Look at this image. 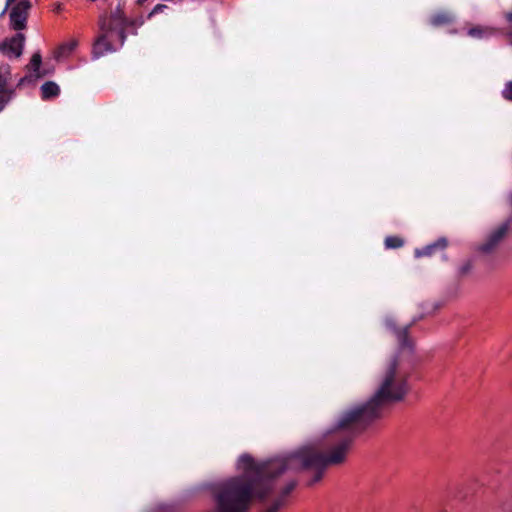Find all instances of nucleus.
Segmentation results:
<instances>
[{
	"label": "nucleus",
	"mask_w": 512,
	"mask_h": 512,
	"mask_svg": "<svg viewBox=\"0 0 512 512\" xmlns=\"http://www.w3.org/2000/svg\"><path fill=\"white\" fill-rule=\"evenodd\" d=\"M406 334H407V328H405L403 330H400L398 332V338H399V340H400L402 345H405Z\"/></svg>",
	"instance_id": "obj_21"
},
{
	"label": "nucleus",
	"mask_w": 512,
	"mask_h": 512,
	"mask_svg": "<svg viewBox=\"0 0 512 512\" xmlns=\"http://www.w3.org/2000/svg\"><path fill=\"white\" fill-rule=\"evenodd\" d=\"M166 8H167V6H166V5H164V4H158V5H156V6L153 8V10L151 11V13L149 14V17H151V16H152V15H154V14H157V13H160V12L164 11Z\"/></svg>",
	"instance_id": "obj_19"
},
{
	"label": "nucleus",
	"mask_w": 512,
	"mask_h": 512,
	"mask_svg": "<svg viewBox=\"0 0 512 512\" xmlns=\"http://www.w3.org/2000/svg\"><path fill=\"white\" fill-rule=\"evenodd\" d=\"M508 204L510 208L512 209V192L508 195Z\"/></svg>",
	"instance_id": "obj_23"
},
{
	"label": "nucleus",
	"mask_w": 512,
	"mask_h": 512,
	"mask_svg": "<svg viewBox=\"0 0 512 512\" xmlns=\"http://www.w3.org/2000/svg\"><path fill=\"white\" fill-rule=\"evenodd\" d=\"M42 98L49 99L59 94L60 88L54 82H46L41 86Z\"/></svg>",
	"instance_id": "obj_14"
},
{
	"label": "nucleus",
	"mask_w": 512,
	"mask_h": 512,
	"mask_svg": "<svg viewBox=\"0 0 512 512\" xmlns=\"http://www.w3.org/2000/svg\"><path fill=\"white\" fill-rule=\"evenodd\" d=\"M493 33V30L488 27L476 26L468 30V35L473 38H483Z\"/></svg>",
	"instance_id": "obj_15"
},
{
	"label": "nucleus",
	"mask_w": 512,
	"mask_h": 512,
	"mask_svg": "<svg viewBox=\"0 0 512 512\" xmlns=\"http://www.w3.org/2000/svg\"><path fill=\"white\" fill-rule=\"evenodd\" d=\"M146 0H138V2L141 4L143 2H145Z\"/></svg>",
	"instance_id": "obj_25"
},
{
	"label": "nucleus",
	"mask_w": 512,
	"mask_h": 512,
	"mask_svg": "<svg viewBox=\"0 0 512 512\" xmlns=\"http://www.w3.org/2000/svg\"><path fill=\"white\" fill-rule=\"evenodd\" d=\"M282 502L280 500L276 501L271 507H269L265 512H277L281 507Z\"/></svg>",
	"instance_id": "obj_20"
},
{
	"label": "nucleus",
	"mask_w": 512,
	"mask_h": 512,
	"mask_svg": "<svg viewBox=\"0 0 512 512\" xmlns=\"http://www.w3.org/2000/svg\"><path fill=\"white\" fill-rule=\"evenodd\" d=\"M502 95L506 100L512 101V81L506 84Z\"/></svg>",
	"instance_id": "obj_18"
},
{
	"label": "nucleus",
	"mask_w": 512,
	"mask_h": 512,
	"mask_svg": "<svg viewBox=\"0 0 512 512\" xmlns=\"http://www.w3.org/2000/svg\"><path fill=\"white\" fill-rule=\"evenodd\" d=\"M453 20L454 15L451 12L439 11L431 17L430 23L433 26H442L453 22Z\"/></svg>",
	"instance_id": "obj_11"
},
{
	"label": "nucleus",
	"mask_w": 512,
	"mask_h": 512,
	"mask_svg": "<svg viewBox=\"0 0 512 512\" xmlns=\"http://www.w3.org/2000/svg\"><path fill=\"white\" fill-rule=\"evenodd\" d=\"M448 245V241L446 238H440L435 243L426 246L425 248L421 250L415 251L416 257H422V256H430L436 249H445Z\"/></svg>",
	"instance_id": "obj_10"
},
{
	"label": "nucleus",
	"mask_w": 512,
	"mask_h": 512,
	"mask_svg": "<svg viewBox=\"0 0 512 512\" xmlns=\"http://www.w3.org/2000/svg\"><path fill=\"white\" fill-rule=\"evenodd\" d=\"M404 245V241L402 238L398 236H389L385 239V246L388 249H396L400 248Z\"/></svg>",
	"instance_id": "obj_16"
},
{
	"label": "nucleus",
	"mask_w": 512,
	"mask_h": 512,
	"mask_svg": "<svg viewBox=\"0 0 512 512\" xmlns=\"http://www.w3.org/2000/svg\"><path fill=\"white\" fill-rule=\"evenodd\" d=\"M42 63V57L39 52H36L32 55L30 63L28 64L27 68L30 72L31 76L40 78L43 76V74L40 72V66Z\"/></svg>",
	"instance_id": "obj_13"
},
{
	"label": "nucleus",
	"mask_w": 512,
	"mask_h": 512,
	"mask_svg": "<svg viewBox=\"0 0 512 512\" xmlns=\"http://www.w3.org/2000/svg\"><path fill=\"white\" fill-rule=\"evenodd\" d=\"M472 267H473L472 262L466 261L459 267V274L461 276L467 275L472 270Z\"/></svg>",
	"instance_id": "obj_17"
},
{
	"label": "nucleus",
	"mask_w": 512,
	"mask_h": 512,
	"mask_svg": "<svg viewBox=\"0 0 512 512\" xmlns=\"http://www.w3.org/2000/svg\"><path fill=\"white\" fill-rule=\"evenodd\" d=\"M115 32H111L107 29L103 35L98 37V39L94 42L93 45V55L95 57H101L108 52H113L115 47L113 46L111 40L109 39Z\"/></svg>",
	"instance_id": "obj_9"
},
{
	"label": "nucleus",
	"mask_w": 512,
	"mask_h": 512,
	"mask_svg": "<svg viewBox=\"0 0 512 512\" xmlns=\"http://www.w3.org/2000/svg\"><path fill=\"white\" fill-rule=\"evenodd\" d=\"M78 41L75 39H72L66 43H63L55 52V58L56 59H63L68 57L77 47Z\"/></svg>",
	"instance_id": "obj_12"
},
{
	"label": "nucleus",
	"mask_w": 512,
	"mask_h": 512,
	"mask_svg": "<svg viewBox=\"0 0 512 512\" xmlns=\"http://www.w3.org/2000/svg\"><path fill=\"white\" fill-rule=\"evenodd\" d=\"M507 20L512 23V11L506 15Z\"/></svg>",
	"instance_id": "obj_24"
},
{
	"label": "nucleus",
	"mask_w": 512,
	"mask_h": 512,
	"mask_svg": "<svg viewBox=\"0 0 512 512\" xmlns=\"http://www.w3.org/2000/svg\"><path fill=\"white\" fill-rule=\"evenodd\" d=\"M25 37L22 33H18L10 39L3 41L0 44V52L7 57L18 58L23 51Z\"/></svg>",
	"instance_id": "obj_6"
},
{
	"label": "nucleus",
	"mask_w": 512,
	"mask_h": 512,
	"mask_svg": "<svg viewBox=\"0 0 512 512\" xmlns=\"http://www.w3.org/2000/svg\"><path fill=\"white\" fill-rule=\"evenodd\" d=\"M508 231L509 222L501 223L489 233L484 242L478 247V250L486 254L493 252L506 237Z\"/></svg>",
	"instance_id": "obj_5"
},
{
	"label": "nucleus",
	"mask_w": 512,
	"mask_h": 512,
	"mask_svg": "<svg viewBox=\"0 0 512 512\" xmlns=\"http://www.w3.org/2000/svg\"><path fill=\"white\" fill-rule=\"evenodd\" d=\"M407 391L406 376L399 368L398 359L392 357L380 368L374 394L369 400L379 410L386 403L402 400Z\"/></svg>",
	"instance_id": "obj_2"
},
{
	"label": "nucleus",
	"mask_w": 512,
	"mask_h": 512,
	"mask_svg": "<svg viewBox=\"0 0 512 512\" xmlns=\"http://www.w3.org/2000/svg\"><path fill=\"white\" fill-rule=\"evenodd\" d=\"M350 444V439H343L328 453H322L317 444H310L262 463H255L249 455H242L238 469L243 475L226 479L214 488L218 512H247L252 499L268 496L273 489V481L287 471L315 470L310 484L318 482L328 466L344 462Z\"/></svg>",
	"instance_id": "obj_1"
},
{
	"label": "nucleus",
	"mask_w": 512,
	"mask_h": 512,
	"mask_svg": "<svg viewBox=\"0 0 512 512\" xmlns=\"http://www.w3.org/2000/svg\"><path fill=\"white\" fill-rule=\"evenodd\" d=\"M379 410L368 400L365 404L357 405L343 411L335 425L327 430L326 435L336 431L351 429L355 426H365L378 417Z\"/></svg>",
	"instance_id": "obj_3"
},
{
	"label": "nucleus",
	"mask_w": 512,
	"mask_h": 512,
	"mask_svg": "<svg viewBox=\"0 0 512 512\" xmlns=\"http://www.w3.org/2000/svg\"><path fill=\"white\" fill-rule=\"evenodd\" d=\"M127 27V20L123 16V13L121 11H117L114 13L111 17V23L108 29L111 32H115L117 39L119 41V45L122 46L124 44L126 35L125 30Z\"/></svg>",
	"instance_id": "obj_8"
},
{
	"label": "nucleus",
	"mask_w": 512,
	"mask_h": 512,
	"mask_svg": "<svg viewBox=\"0 0 512 512\" xmlns=\"http://www.w3.org/2000/svg\"><path fill=\"white\" fill-rule=\"evenodd\" d=\"M7 6L11 7L10 21L15 30H22L26 27L30 3L28 0H7Z\"/></svg>",
	"instance_id": "obj_4"
},
{
	"label": "nucleus",
	"mask_w": 512,
	"mask_h": 512,
	"mask_svg": "<svg viewBox=\"0 0 512 512\" xmlns=\"http://www.w3.org/2000/svg\"><path fill=\"white\" fill-rule=\"evenodd\" d=\"M295 487V483L292 482L288 485V487L285 489V494H288L293 488Z\"/></svg>",
	"instance_id": "obj_22"
},
{
	"label": "nucleus",
	"mask_w": 512,
	"mask_h": 512,
	"mask_svg": "<svg viewBox=\"0 0 512 512\" xmlns=\"http://www.w3.org/2000/svg\"><path fill=\"white\" fill-rule=\"evenodd\" d=\"M10 78V67L8 65L0 66V111L12 98L13 91L9 88Z\"/></svg>",
	"instance_id": "obj_7"
}]
</instances>
